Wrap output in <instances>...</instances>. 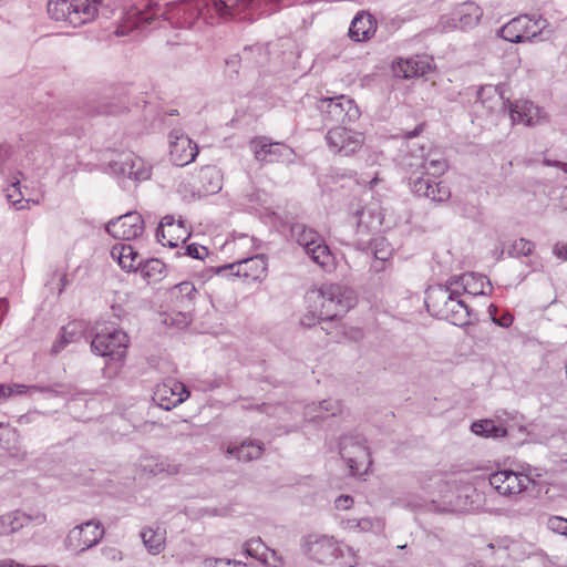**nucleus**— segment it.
Here are the masks:
<instances>
[{"mask_svg":"<svg viewBox=\"0 0 567 567\" xmlns=\"http://www.w3.org/2000/svg\"><path fill=\"white\" fill-rule=\"evenodd\" d=\"M193 3L169 2L161 6L155 0H133L125 8L121 23L115 30L117 37L130 34L134 29L152 30L171 24L174 28H193L196 18L203 13V7Z\"/></svg>","mask_w":567,"mask_h":567,"instance_id":"obj_1","label":"nucleus"},{"mask_svg":"<svg viewBox=\"0 0 567 567\" xmlns=\"http://www.w3.org/2000/svg\"><path fill=\"white\" fill-rule=\"evenodd\" d=\"M421 488L430 496V506L437 513L465 512L472 508L475 487L463 480L430 476L422 481Z\"/></svg>","mask_w":567,"mask_h":567,"instance_id":"obj_2","label":"nucleus"},{"mask_svg":"<svg viewBox=\"0 0 567 567\" xmlns=\"http://www.w3.org/2000/svg\"><path fill=\"white\" fill-rule=\"evenodd\" d=\"M427 311L454 326L463 327L470 322L471 309L461 299V292L449 281L445 285L431 286L425 292Z\"/></svg>","mask_w":567,"mask_h":567,"instance_id":"obj_3","label":"nucleus"},{"mask_svg":"<svg viewBox=\"0 0 567 567\" xmlns=\"http://www.w3.org/2000/svg\"><path fill=\"white\" fill-rule=\"evenodd\" d=\"M128 346V337L126 332L115 328L106 322H97L95 326V334L91 341V349L94 353L109 358L114 365L107 363V369L116 372L122 360L125 358Z\"/></svg>","mask_w":567,"mask_h":567,"instance_id":"obj_4","label":"nucleus"},{"mask_svg":"<svg viewBox=\"0 0 567 567\" xmlns=\"http://www.w3.org/2000/svg\"><path fill=\"white\" fill-rule=\"evenodd\" d=\"M316 303V315L320 320H334L354 306L353 291L338 284L322 285L312 292Z\"/></svg>","mask_w":567,"mask_h":567,"instance_id":"obj_5","label":"nucleus"},{"mask_svg":"<svg viewBox=\"0 0 567 567\" xmlns=\"http://www.w3.org/2000/svg\"><path fill=\"white\" fill-rule=\"evenodd\" d=\"M290 234L315 264L327 271L333 268L334 257L317 230L302 223H295L290 227Z\"/></svg>","mask_w":567,"mask_h":567,"instance_id":"obj_6","label":"nucleus"},{"mask_svg":"<svg viewBox=\"0 0 567 567\" xmlns=\"http://www.w3.org/2000/svg\"><path fill=\"white\" fill-rule=\"evenodd\" d=\"M302 103L318 110L324 122L351 123L360 116V110L354 101L346 95L323 99L307 95Z\"/></svg>","mask_w":567,"mask_h":567,"instance_id":"obj_7","label":"nucleus"},{"mask_svg":"<svg viewBox=\"0 0 567 567\" xmlns=\"http://www.w3.org/2000/svg\"><path fill=\"white\" fill-rule=\"evenodd\" d=\"M100 0H48V13L56 21L81 25L97 13Z\"/></svg>","mask_w":567,"mask_h":567,"instance_id":"obj_8","label":"nucleus"},{"mask_svg":"<svg viewBox=\"0 0 567 567\" xmlns=\"http://www.w3.org/2000/svg\"><path fill=\"white\" fill-rule=\"evenodd\" d=\"M484 95H491L496 104H501L503 109H507L513 124L522 123L527 126H534L545 117L543 110L528 100H517L511 102L504 101L502 95L497 93L495 86H485L478 91V99L485 104Z\"/></svg>","mask_w":567,"mask_h":567,"instance_id":"obj_9","label":"nucleus"},{"mask_svg":"<svg viewBox=\"0 0 567 567\" xmlns=\"http://www.w3.org/2000/svg\"><path fill=\"white\" fill-rule=\"evenodd\" d=\"M549 25L547 19L536 14H520L498 30V35L513 43L532 41Z\"/></svg>","mask_w":567,"mask_h":567,"instance_id":"obj_10","label":"nucleus"},{"mask_svg":"<svg viewBox=\"0 0 567 567\" xmlns=\"http://www.w3.org/2000/svg\"><path fill=\"white\" fill-rule=\"evenodd\" d=\"M339 453L352 475L365 472L371 465L367 441L361 434H347L340 439Z\"/></svg>","mask_w":567,"mask_h":567,"instance_id":"obj_11","label":"nucleus"},{"mask_svg":"<svg viewBox=\"0 0 567 567\" xmlns=\"http://www.w3.org/2000/svg\"><path fill=\"white\" fill-rule=\"evenodd\" d=\"M305 554L319 564H332L338 557L344 556L341 544L332 536L310 534L302 539Z\"/></svg>","mask_w":567,"mask_h":567,"instance_id":"obj_12","label":"nucleus"},{"mask_svg":"<svg viewBox=\"0 0 567 567\" xmlns=\"http://www.w3.org/2000/svg\"><path fill=\"white\" fill-rule=\"evenodd\" d=\"M104 536V528L100 520L90 519L73 527L65 537V547L70 550L83 553L96 546Z\"/></svg>","mask_w":567,"mask_h":567,"instance_id":"obj_13","label":"nucleus"},{"mask_svg":"<svg viewBox=\"0 0 567 567\" xmlns=\"http://www.w3.org/2000/svg\"><path fill=\"white\" fill-rule=\"evenodd\" d=\"M326 142L332 153L342 156H351L362 147L364 134L338 125L327 132Z\"/></svg>","mask_w":567,"mask_h":567,"instance_id":"obj_14","label":"nucleus"},{"mask_svg":"<svg viewBox=\"0 0 567 567\" xmlns=\"http://www.w3.org/2000/svg\"><path fill=\"white\" fill-rule=\"evenodd\" d=\"M254 156L261 163H292L295 152L282 143H271L267 137H257L250 142Z\"/></svg>","mask_w":567,"mask_h":567,"instance_id":"obj_15","label":"nucleus"},{"mask_svg":"<svg viewBox=\"0 0 567 567\" xmlns=\"http://www.w3.org/2000/svg\"><path fill=\"white\" fill-rule=\"evenodd\" d=\"M105 229L113 238L118 240H133L144 231V220L137 212H128L115 219H111Z\"/></svg>","mask_w":567,"mask_h":567,"instance_id":"obj_16","label":"nucleus"},{"mask_svg":"<svg viewBox=\"0 0 567 567\" xmlns=\"http://www.w3.org/2000/svg\"><path fill=\"white\" fill-rule=\"evenodd\" d=\"M491 486L504 496L517 495L524 492L532 480L523 473L512 470H502L494 472L488 477Z\"/></svg>","mask_w":567,"mask_h":567,"instance_id":"obj_17","label":"nucleus"},{"mask_svg":"<svg viewBox=\"0 0 567 567\" xmlns=\"http://www.w3.org/2000/svg\"><path fill=\"white\" fill-rule=\"evenodd\" d=\"M482 16L483 11L476 3L464 2L457 6L450 17H442L441 25L444 31L467 30L477 25Z\"/></svg>","mask_w":567,"mask_h":567,"instance_id":"obj_18","label":"nucleus"},{"mask_svg":"<svg viewBox=\"0 0 567 567\" xmlns=\"http://www.w3.org/2000/svg\"><path fill=\"white\" fill-rule=\"evenodd\" d=\"M243 277L246 280L257 281L266 277L267 261L264 256L257 255L217 268V274Z\"/></svg>","mask_w":567,"mask_h":567,"instance_id":"obj_19","label":"nucleus"},{"mask_svg":"<svg viewBox=\"0 0 567 567\" xmlns=\"http://www.w3.org/2000/svg\"><path fill=\"white\" fill-rule=\"evenodd\" d=\"M198 154L197 144L179 128L169 133V157L174 165L183 167L192 163Z\"/></svg>","mask_w":567,"mask_h":567,"instance_id":"obj_20","label":"nucleus"},{"mask_svg":"<svg viewBox=\"0 0 567 567\" xmlns=\"http://www.w3.org/2000/svg\"><path fill=\"white\" fill-rule=\"evenodd\" d=\"M189 396L186 385L175 379H167L155 388L153 401L169 411Z\"/></svg>","mask_w":567,"mask_h":567,"instance_id":"obj_21","label":"nucleus"},{"mask_svg":"<svg viewBox=\"0 0 567 567\" xmlns=\"http://www.w3.org/2000/svg\"><path fill=\"white\" fill-rule=\"evenodd\" d=\"M113 174L127 177L137 182L151 177L152 167L141 157L133 153L121 156L120 159L110 164Z\"/></svg>","mask_w":567,"mask_h":567,"instance_id":"obj_22","label":"nucleus"},{"mask_svg":"<svg viewBox=\"0 0 567 567\" xmlns=\"http://www.w3.org/2000/svg\"><path fill=\"white\" fill-rule=\"evenodd\" d=\"M425 174L411 175L409 184L411 190L422 197H426L435 203H443L451 196L450 188L442 184L435 183L431 178H425Z\"/></svg>","mask_w":567,"mask_h":567,"instance_id":"obj_23","label":"nucleus"},{"mask_svg":"<svg viewBox=\"0 0 567 567\" xmlns=\"http://www.w3.org/2000/svg\"><path fill=\"white\" fill-rule=\"evenodd\" d=\"M449 284L456 289L462 288L464 292L472 296L487 295L492 291L489 280L480 274L468 272L457 278L449 279Z\"/></svg>","mask_w":567,"mask_h":567,"instance_id":"obj_24","label":"nucleus"},{"mask_svg":"<svg viewBox=\"0 0 567 567\" xmlns=\"http://www.w3.org/2000/svg\"><path fill=\"white\" fill-rule=\"evenodd\" d=\"M244 550L248 556L266 565L278 567L282 564L281 558L277 555V551L267 547L260 537L247 540L244 544Z\"/></svg>","mask_w":567,"mask_h":567,"instance_id":"obj_25","label":"nucleus"},{"mask_svg":"<svg viewBox=\"0 0 567 567\" xmlns=\"http://www.w3.org/2000/svg\"><path fill=\"white\" fill-rule=\"evenodd\" d=\"M496 417L497 420L484 419L473 422L471 425L472 432L483 437L498 439L506 436L512 426L501 415Z\"/></svg>","mask_w":567,"mask_h":567,"instance_id":"obj_26","label":"nucleus"},{"mask_svg":"<svg viewBox=\"0 0 567 567\" xmlns=\"http://www.w3.org/2000/svg\"><path fill=\"white\" fill-rule=\"evenodd\" d=\"M179 471L178 465L172 464L168 460L158 456H144L140 461V474L143 477L157 476L162 474L174 475Z\"/></svg>","mask_w":567,"mask_h":567,"instance_id":"obj_27","label":"nucleus"},{"mask_svg":"<svg viewBox=\"0 0 567 567\" xmlns=\"http://www.w3.org/2000/svg\"><path fill=\"white\" fill-rule=\"evenodd\" d=\"M393 70L396 76L404 79L422 76L431 70V62L425 56L400 59Z\"/></svg>","mask_w":567,"mask_h":567,"instance_id":"obj_28","label":"nucleus"},{"mask_svg":"<svg viewBox=\"0 0 567 567\" xmlns=\"http://www.w3.org/2000/svg\"><path fill=\"white\" fill-rule=\"evenodd\" d=\"M342 412V405L338 400H323L319 403H311L303 408V419L316 422L328 416H336Z\"/></svg>","mask_w":567,"mask_h":567,"instance_id":"obj_29","label":"nucleus"},{"mask_svg":"<svg viewBox=\"0 0 567 567\" xmlns=\"http://www.w3.org/2000/svg\"><path fill=\"white\" fill-rule=\"evenodd\" d=\"M111 256L126 271H135L141 266V256L130 244H116L111 249Z\"/></svg>","mask_w":567,"mask_h":567,"instance_id":"obj_30","label":"nucleus"},{"mask_svg":"<svg viewBox=\"0 0 567 567\" xmlns=\"http://www.w3.org/2000/svg\"><path fill=\"white\" fill-rule=\"evenodd\" d=\"M200 186L198 193L203 195H213L218 193L223 186L221 172L216 166L202 167L198 174Z\"/></svg>","mask_w":567,"mask_h":567,"instance_id":"obj_31","label":"nucleus"},{"mask_svg":"<svg viewBox=\"0 0 567 567\" xmlns=\"http://www.w3.org/2000/svg\"><path fill=\"white\" fill-rule=\"evenodd\" d=\"M374 20L369 13H358L349 28V37L357 42L365 41L374 33Z\"/></svg>","mask_w":567,"mask_h":567,"instance_id":"obj_32","label":"nucleus"},{"mask_svg":"<svg viewBox=\"0 0 567 567\" xmlns=\"http://www.w3.org/2000/svg\"><path fill=\"white\" fill-rule=\"evenodd\" d=\"M370 250L375 258V262L371 266V269L375 272L382 271L384 269L383 264L388 261L393 254L391 244L384 237H377L370 241Z\"/></svg>","mask_w":567,"mask_h":567,"instance_id":"obj_33","label":"nucleus"},{"mask_svg":"<svg viewBox=\"0 0 567 567\" xmlns=\"http://www.w3.org/2000/svg\"><path fill=\"white\" fill-rule=\"evenodd\" d=\"M6 392V399L10 398L13 394H25L28 392H41V393H48L52 396H60L68 394V391L64 390V386L61 384H54V385H25V384H7Z\"/></svg>","mask_w":567,"mask_h":567,"instance_id":"obj_34","label":"nucleus"},{"mask_svg":"<svg viewBox=\"0 0 567 567\" xmlns=\"http://www.w3.org/2000/svg\"><path fill=\"white\" fill-rule=\"evenodd\" d=\"M227 453L235 456L238 461L249 462L257 460L262 454V445L255 441H245L240 445L227 447Z\"/></svg>","mask_w":567,"mask_h":567,"instance_id":"obj_35","label":"nucleus"},{"mask_svg":"<svg viewBox=\"0 0 567 567\" xmlns=\"http://www.w3.org/2000/svg\"><path fill=\"white\" fill-rule=\"evenodd\" d=\"M144 546L152 555L159 554L165 547V532L159 528L147 527L141 532Z\"/></svg>","mask_w":567,"mask_h":567,"instance_id":"obj_36","label":"nucleus"},{"mask_svg":"<svg viewBox=\"0 0 567 567\" xmlns=\"http://www.w3.org/2000/svg\"><path fill=\"white\" fill-rule=\"evenodd\" d=\"M255 410L259 413H264L270 417H277L284 422L291 421L292 419L290 415L292 412H298L300 410V405L293 406L292 410H290L287 405L277 403V404H270V403H262L260 405H257Z\"/></svg>","mask_w":567,"mask_h":567,"instance_id":"obj_37","label":"nucleus"},{"mask_svg":"<svg viewBox=\"0 0 567 567\" xmlns=\"http://www.w3.org/2000/svg\"><path fill=\"white\" fill-rule=\"evenodd\" d=\"M403 165L413 176L423 174V168L427 167L425 147L420 146L417 150L412 151L411 154L405 157Z\"/></svg>","mask_w":567,"mask_h":567,"instance_id":"obj_38","label":"nucleus"},{"mask_svg":"<svg viewBox=\"0 0 567 567\" xmlns=\"http://www.w3.org/2000/svg\"><path fill=\"white\" fill-rule=\"evenodd\" d=\"M426 497H423L417 494L408 493L403 496L396 498L395 504L405 508H410L412 511L423 509V511H433L430 506V496L424 493Z\"/></svg>","mask_w":567,"mask_h":567,"instance_id":"obj_39","label":"nucleus"},{"mask_svg":"<svg viewBox=\"0 0 567 567\" xmlns=\"http://www.w3.org/2000/svg\"><path fill=\"white\" fill-rule=\"evenodd\" d=\"M425 158L427 162V167L423 168V174L431 175L433 177H439L446 172L447 162L437 152H433V151H429L427 153L425 152Z\"/></svg>","mask_w":567,"mask_h":567,"instance_id":"obj_40","label":"nucleus"},{"mask_svg":"<svg viewBox=\"0 0 567 567\" xmlns=\"http://www.w3.org/2000/svg\"><path fill=\"white\" fill-rule=\"evenodd\" d=\"M141 276L148 281H157L161 279L165 265L157 258H152L146 261L141 260V266L138 267Z\"/></svg>","mask_w":567,"mask_h":567,"instance_id":"obj_41","label":"nucleus"},{"mask_svg":"<svg viewBox=\"0 0 567 567\" xmlns=\"http://www.w3.org/2000/svg\"><path fill=\"white\" fill-rule=\"evenodd\" d=\"M359 229H373L381 225V216L373 208H362L355 212Z\"/></svg>","mask_w":567,"mask_h":567,"instance_id":"obj_42","label":"nucleus"},{"mask_svg":"<svg viewBox=\"0 0 567 567\" xmlns=\"http://www.w3.org/2000/svg\"><path fill=\"white\" fill-rule=\"evenodd\" d=\"M358 532L367 533L373 532L379 533L384 528V522L381 518L363 517L358 519L357 523Z\"/></svg>","mask_w":567,"mask_h":567,"instance_id":"obj_43","label":"nucleus"},{"mask_svg":"<svg viewBox=\"0 0 567 567\" xmlns=\"http://www.w3.org/2000/svg\"><path fill=\"white\" fill-rule=\"evenodd\" d=\"M534 249V244L525 238L516 239L511 248L508 249V254L513 257H522L528 256L532 254Z\"/></svg>","mask_w":567,"mask_h":567,"instance_id":"obj_44","label":"nucleus"},{"mask_svg":"<svg viewBox=\"0 0 567 567\" xmlns=\"http://www.w3.org/2000/svg\"><path fill=\"white\" fill-rule=\"evenodd\" d=\"M182 235H183L182 233H178L177 237L174 238L172 233H169V238H167L165 229H157L156 230V237H157L158 243H161L163 246H168L171 248L177 247L179 240L182 243H185L187 236L183 237Z\"/></svg>","mask_w":567,"mask_h":567,"instance_id":"obj_45","label":"nucleus"},{"mask_svg":"<svg viewBox=\"0 0 567 567\" xmlns=\"http://www.w3.org/2000/svg\"><path fill=\"white\" fill-rule=\"evenodd\" d=\"M165 227L168 228V233H174V234H177V233H182V234H186V228L184 227V221L183 220H178L177 224H175V220H174V217L173 216H165L158 228L157 229H165Z\"/></svg>","mask_w":567,"mask_h":567,"instance_id":"obj_46","label":"nucleus"},{"mask_svg":"<svg viewBox=\"0 0 567 567\" xmlns=\"http://www.w3.org/2000/svg\"><path fill=\"white\" fill-rule=\"evenodd\" d=\"M20 182L17 181L11 184V186L7 189V199L17 209H21L23 206L20 205L22 202V195L19 188Z\"/></svg>","mask_w":567,"mask_h":567,"instance_id":"obj_47","label":"nucleus"},{"mask_svg":"<svg viewBox=\"0 0 567 567\" xmlns=\"http://www.w3.org/2000/svg\"><path fill=\"white\" fill-rule=\"evenodd\" d=\"M7 434L9 436L8 440H4L2 435L0 436V444L2 445V447H4L6 450L9 451L10 456L18 457V458H24L25 457V452H21L18 447H12L11 449L8 445L10 439L14 440L17 437V432L14 430L8 429L7 430Z\"/></svg>","mask_w":567,"mask_h":567,"instance_id":"obj_48","label":"nucleus"},{"mask_svg":"<svg viewBox=\"0 0 567 567\" xmlns=\"http://www.w3.org/2000/svg\"><path fill=\"white\" fill-rule=\"evenodd\" d=\"M342 549H344V556L338 557V559L341 560L342 567H355L359 564V558L357 556V553L353 550V548L349 547L348 545H342Z\"/></svg>","mask_w":567,"mask_h":567,"instance_id":"obj_49","label":"nucleus"},{"mask_svg":"<svg viewBox=\"0 0 567 567\" xmlns=\"http://www.w3.org/2000/svg\"><path fill=\"white\" fill-rule=\"evenodd\" d=\"M488 312L492 317V320L495 324L499 326V327H503V328H508L512 323H513V316L509 313V312H505L503 313L501 317H496L495 316V312H496V307L494 305H491L488 307Z\"/></svg>","mask_w":567,"mask_h":567,"instance_id":"obj_50","label":"nucleus"},{"mask_svg":"<svg viewBox=\"0 0 567 567\" xmlns=\"http://www.w3.org/2000/svg\"><path fill=\"white\" fill-rule=\"evenodd\" d=\"M176 292L187 300H193L196 295L195 286L189 281H184L175 286Z\"/></svg>","mask_w":567,"mask_h":567,"instance_id":"obj_51","label":"nucleus"},{"mask_svg":"<svg viewBox=\"0 0 567 567\" xmlns=\"http://www.w3.org/2000/svg\"><path fill=\"white\" fill-rule=\"evenodd\" d=\"M548 527L558 534L567 536V519L560 516L550 517L548 520Z\"/></svg>","mask_w":567,"mask_h":567,"instance_id":"obj_52","label":"nucleus"},{"mask_svg":"<svg viewBox=\"0 0 567 567\" xmlns=\"http://www.w3.org/2000/svg\"><path fill=\"white\" fill-rule=\"evenodd\" d=\"M186 255L195 259H204L208 255V250L204 246L190 244L186 247Z\"/></svg>","mask_w":567,"mask_h":567,"instance_id":"obj_53","label":"nucleus"},{"mask_svg":"<svg viewBox=\"0 0 567 567\" xmlns=\"http://www.w3.org/2000/svg\"><path fill=\"white\" fill-rule=\"evenodd\" d=\"M8 516L9 523L11 527H14V533L18 532L23 526V515L19 512L9 513Z\"/></svg>","mask_w":567,"mask_h":567,"instance_id":"obj_54","label":"nucleus"},{"mask_svg":"<svg viewBox=\"0 0 567 567\" xmlns=\"http://www.w3.org/2000/svg\"><path fill=\"white\" fill-rule=\"evenodd\" d=\"M334 504L338 509H349L353 504V498L349 495H341L336 499Z\"/></svg>","mask_w":567,"mask_h":567,"instance_id":"obj_55","label":"nucleus"},{"mask_svg":"<svg viewBox=\"0 0 567 567\" xmlns=\"http://www.w3.org/2000/svg\"><path fill=\"white\" fill-rule=\"evenodd\" d=\"M10 516L8 514L0 516V534L1 535H9L14 533V527L10 526L9 523Z\"/></svg>","mask_w":567,"mask_h":567,"instance_id":"obj_56","label":"nucleus"},{"mask_svg":"<svg viewBox=\"0 0 567 567\" xmlns=\"http://www.w3.org/2000/svg\"><path fill=\"white\" fill-rule=\"evenodd\" d=\"M11 150L7 145H0V172H4L8 159L10 158Z\"/></svg>","mask_w":567,"mask_h":567,"instance_id":"obj_57","label":"nucleus"},{"mask_svg":"<svg viewBox=\"0 0 567 567\" xmlns=\"http://www.w3.org/2000/svg\"><path fill=\"white\" fill-rule=\"evenodd\" d=\"M103 555L111 560H121L122 553L113 547H107L102 549Z\"/></svg>","mask_w":567,"mask_h":567,"instance_id":"obj_58","label":"nucleus"},{"mask_svg":"<svg viewBox=\"0 0 567 567\" xmlns=\"http://www.w3.org/2000/svg\"><path fill=\"white\" fill-rule=\"evenodd\" d=\"M240 63V58L238 55H231L226 60V65L229 70L234 72H238V65Z\"/></svg>","mask_w":567,"mask_h":567,"instance_id":"obj_59","label":"nucleus"},{"mask_svg":"<svg viewBox=\"0 0 567 567\" xmlns=\"http://www.w3.org/2000/svg\"><path fill=\"white\" fill-rule=\"evenodd\" d=\"M357 523H358L357 518L343 519L341 522V526L346 530L358 532Z\"/></svg>","mask_w":567,"mask_h":567,"instance_id":"obj_60","label":"nucleus"},{"mask_svg":"<svg viewBox=\"0 0 567 567\" xmlns=\"http://www.w3.org/2000/svg\"><path fill=\"white\" fill-rule=\"evenodd\" d=\"M70 342V340H62V338H60L58 341H55L51 348V353L52 354H58L60 353L64 347Z\"/></svg>","mask_w":567,"mask_h":567,"instance_id":"obj_61","label":"nucleus"},{"mask_svg":"<svg viewBox=\"0 0 567 567\" xmlns=\"http://www.w3.org/2000/svg\"><path fill=\"white\" fill-rule=\"evenodd\" d=\"M35 415H38V412H30V413H27V414H23V415H20L18 417V423L23 425V424H28L32 421H34V417Z\"/></svg>","mask_w":567,"mask_h":567,"instance_id":"obj_62","label":"nucleus"},{"mask_svg":"<svg viewBox=\"0 0 567 567\" xmlns=\"http://www.w3.org/2000/svg\"><path fill=\"white\" fill-rule=\"evenodd\" d=\"M554 252L557 257L561 259H567V245H555Z\"/></svg>","mask_w":567,"mask_h":567,"instance_id":"obj_63","label":"nucleus"},{"mask_svg":"<svg viewBox=\"0 0 567 567\" xmlns=\"http://www.w3.org/2000/svg\"><path fill=\"white\" fill-rule=\"evenodd\" d=\"M422 130H423V125L421 124V125L416 126L413 131H409V132L404 133V137L413 138V137L417 136L422 132Z\"/></svg>","mask_w":567,"mask_h":567,"instance_id":"obj_64","label":"nucleus"}]
</instances>
